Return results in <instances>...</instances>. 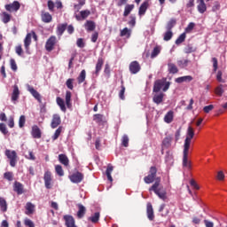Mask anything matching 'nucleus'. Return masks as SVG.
<instances>
[{
  "instance_id": "f257e3e1",
  "label": "nucleus",
  "mask_w": 227,
  "mask_h": 227,
  "mask_svg": "<svg viewBox=\"0 0 227 227\" xmlns=\"http://www.w3.org/2000/svg\"><path fill=\"white\" fill-rule=\"evenodd\" d=\"M160 185V177H158L156 179V182L152 185L151 188H149L150 192H154L155 194L160 198V200H162L163 201H166L168 200V192L164 190V188Z\"/></svg>"
},
{
  "instance_id": "f03ea898",
  "label": "nucleus",
  "mask_w": 227,
  "mask_h": 227,
  "mask_svg": "<svg viewBox=\"0 0 227 227\" xmlns=\"http://www.w3.org/2000/svg\"><path fill=\"white\" fill-rule=\"evenodd\" d=\"M169 86H171V82H167L166 78H163L154 82L153 91L154 93H159L160 90L163 91H168V90H169Z\"/></svg>"
},
{
  "instance_id": "7ed1b4c3",
  "label": "nucleus",
  "mask_w": 227,
  "mask_h": 227,
  "mask_svg": "<svg viewBox=\"0 0 227 227\" xmlns=\"http://www.w3.org/2000/svg\"><path fill=\"white\" fill-rule=\"evenodd\" d=\"M4 155L7 157V159H9L10 166H12V168H15V166H17V159H18L17 152L7 149L4 152Z\"/></svg>"
},
{
  "instance_id": "20e7f679",
  "label": "nucleus",
  "mask_w": 227,
  "mask_h": 227,
  "mask_svg": "<svg viewBox=\"0 0 227 227\" xmlns=\"http://www.w3.org/2000/svg\"><path fill=\"white\" fill-rule=\"evenodd\" d=\"M189 150L187 148H184L183 151V168L184 169H187L188 171H191L192 168V164L191 162V160H189Z\"/></svg>"
},
{
  "instance_id": "39448f33",
  "label": "nucleus",
  "mask_w": 227,
  "mask_h": 227,
  "mask_svg": "<svg viewBox=\"0 0 227 227\" xmlns=\"http://www.w3.org/2000/svg\"><path fill=\"white\" fill-rule=\"evenodd\" d=\"M192 137H194V129L192 127H188L186 138L184 140V148L190 149L191 148V141H192Z\"/></svg>"
},
{
  "instance_id": "423d86ee",
  "label": "nucleus",
  "mask_w": 227,
  "mask_h": 227,
  "mask_svg": "<svg viewBox=\"0 0 227 227\" xmlns=\"http://www.w3.org/2000/svg\"><path fill=\"white\" fill-rule=\"evenodd\" d=\"M155 176H157V168L151 167L149 175L144 178V182H145L146 184H153Z\"/></svg>"
},
{
  "instance_id": "0eeeda50",
  "label": "nucleus",
  "mask_w": 227,
  "mask_h": 227,
  "mask_svg": "<svg viewBox=\"0 0 227 227\" xmlns=\"http://www.w3.org/2000/svg\"><path fill=\"white\" fill-rule=\"evenodd\" d=\"M6 12L10 13L17 12L18 10H20V3L19 1H14L12 4H8L4 5Z\"/></svg>"
},
{
  "instance_id": "6e6552de",
  "label": "nucleus",
  "mask_w": 227,
  "mask_h": 227,
  "mask_svg": "<svg viewBox=\"0 0 227 227\" xmlns=\"http://www.w3.org/2000/svg\"><path fill=\"white\" fill-rule=\"evenodd\" d=\"M58 43V40L56 39V36L51 35L45 43V49L48 51V52H51L54 51V45Z\"/></svg>"
},
{
  "instance_id": "1a4fd4ad",
  "label": "nucleus",
  "mask_w": 227,
  "mask_h": 227,
  "mask_svg": "<svg viewBox=\"0 0 227 227\" xmlns=\"http://www.w3.org/2000/svg\"><path fill=\"white\" fill-rule=\"evenodd\" d=\"M84 178V176L81 172H76L69 176V179L73 184H81Z\"/></svg>"
},
{
  "instance_id": "9d476101",
  "label": "nucleus",
  "mask_w": 227,
  "mask_h": 227,
  "mask_svg": "<svg viewBox=\"0 0 227 227\" xmlns=\"http://www.w3.org/2000/svg\"><path fill=\"white\" fill-rule=\"evenodd\" d=\"M61 125V116L59 114H55L52 116L51 127V129H57V127H59Z\"/></svg>"
},
{
  "instance_id": "9b49d317",
  "label": "nucleus",
  "mask_w": 227,
  "mask_h": 227,
  "mask_svg": "<svg viewBox=\"0 0 227 227\" xmlns=\"http://www.w3.org/2000/svg\"><path fill=\"white\" fill-rule=\"evenodd\" d=\"M44 184L46 189H51L52 186L51 185V182H52V174L51 173V171H46L44 173Z\"/></svg>"
},
{
  "instance_id": "f8f14e48",
  "label": "nucleus",
  "mask_w": 227,
  "mask_h": 227,
  "mask_svg": "<svg viewBox=\"0 0 227 227\" xmlns=\"http://www.w3.org/2000/svg\"><path fill=\"white\" fill-rule=\"evenodd\" d=\"M27 91H29V93H31L32 97L35 100H38L39 102H40V100H42L40 93L38 91H36V90H35V88H33L31 85L27 84Z\"/></svg>"
},
{
  "instance_id": "ddd939ff",
  "label": "nucleus",
  "mask_w": 227,
  "mask_h": 227,
  "mask_svg": "<svg viewBox=\"0 0 227 227\" xmlns=\"http://www.w3.org/2000/svg\"><path fill=\"white\" fill-rule=\"evenodd\" d=\"M141 70V66L139 65V62L133 61L129 64V72L131 74H137Z\"/></svg>"
},
{
  "instance_id": "4468645a",
  "label": "nucleus",
  "mask_w": 227,
  "mask_h": 227,
  "mask_svg": "<svg viewBox=\"0 0 227 227\" xmlns=\"http://www.w3.org/2000/svg\"><path fill=\"white\" fill-rule=\"evenodd\" d=\"M84 27L88 33H91V31H95L97 24L93 20H87L84 24Z\"/></svg>"
},
{
  "instance_id": "2eb2a0df",
  "label": "nucleus",
  "mask_w": 227,
  "mask_h": 227,
  "mask_svg": "<svg viewBox=\"0 0 227 227\" xmlns=\"http://www.w3.org/2000/svg\"><path fill=\"white\" fill-rule=\"evenodd\" d=\"M35 204H33L31 202H27V204L25 206L26 215H32V214H35Z\"/></svg>"
},
{
  "instance_id": "dca6fc26",
  "label": "nucleus",
  "mask_w": 227,
  "mask_h": 227,
  "mask_svg": "<svg viewBox=\"0 0 227 227\" xmlns=\"http://www.w3.org/2000/svg\"><path fill=\"white\" fill-rule=\"evenodd\" d=\"M32 137L35 139H40V137H42V130H40L37 125L32 127Z\"/></svg>"
},
{
  "instance_id": "f3484780",
  "label": "nucleus",
  "mask_w": 227,
  "mask_h": 227,
  "mask_svg": "<svg viewBox=\"0 0 227 227\" xmlns=\"http://www.w3.org/2000/svg\"><path fill=\"white\" fill-rule=\"evenodd\" d=\"M148 6H150V4L148 1H145L139 7L138 15L140 17H143L146 13V11L148 10Z\"/></svg>"
},
{
  "instance_id": "a211bd4d",
  "label": "nucleus",
  "mask_w": 227,
  "mask_h": 227,
  "mask_svg": "<svg viewBox=\"0 0 227 227\" xmlns=\"http://www.w3.org/2000/svg\"><path fill=\"white\" fill-rule=\"evenodd\" d=\"M197 10L200 13H205L207 12V4H205V0H198L197 1Z\"/></svg>"
},
{
  "instance_id": "6ab92c4d",
  "label": "nucleus",
  "mask_w": 227,
  "mask_h": 227,
  "mask_svg": "<svg viewBox=\"0 0 227 227\" xmlns=\"http://www.w3.org/2000/svg\"><path fill=\"white\" fill-rule=\"evenodd\" d=\"M41 19L45 24L52 22V15L49 12H43L41 13Z\"/></svg>"
},
{
  "instance_id": "aec40b11",
  "label": "nucleus",
  "mask_w": 227,
  "mask_h": 227,
  "mask_svg": "<svg viewBox=\"0 0 227 227\" xmlns=\"http://www.w3.org/2000/svg\"><path fill=\"white\" fill-rule=\"evenodd\" d=\"M32 36H33V35H31V33H28L26 35L25 40H24V45H25L27 54H29V45H31Z\"/></svg>"
},
{
  "instance_id": "412c9836",
  "label": "nucleus",
  "mask_w": 227,
  "mask_h": 227,
  "mask_svg": "<svg viewBox=\"0 0 227 227\" xmlns=\"http://www.w3.org/2000/svg\"><path fill=\"white\" fill-rule=\"evenodd\" d=\"M91 12L88 10H84L80 12V15H75V19L76 20H84V19H88V17H90V14Z\"/></svg>"
},
{
  "instance_id": "4be33fe9",
  "label": "nucleus",
  "mask_w": 227,
  "mask_h": 227,
  "mask_svg": "<svg viewBox=\"0 0 227 227\" xmlns=\"http://www.w3.org/2000/svg\"><path fill=\"white\" fill-rule=\"evenodd\" d=\"M104 66V59L98 58V62L96 64V71L95 75L98 77V74H100V70H102V67Z\"/></svg>"
},
{
  "instance_id": "5701e85b",
  "label": "nucleus",
  "mask_w": 227,
  "mask_h": 227,
  "mask_svg": "<svg viewBox=\"0 0 227 227\" xmlns=\"http://www.w3.org/2000/svg\"><path fill=\"white\" fill-rule=\"evenodd\" d=\"M59 160L60 164H63V166H66V168H68L70 164V160H68V157L66 154H59Z\"/></svg>"
},
{
  "instance_id": "b1692460",
  "label": "nucleus",
  "mask_w": 227,
  "mask_h": 227,
  "mask_svg": "<svg viewBox=\"0 0 227 227\" xmlns=\"http://www.w3.org/2000/svg\"><path fill=\"white\" fill-rule=\"evenodd\" d=\"M19 95H20V91L19 90V86L14 85L13 91L12 94V101L15 104L16 100H19Z\"/></svg>"
},
{
  "instance_id": "393cba45",
  "label": "nucleus",
  "mask_w": 227,
  "mask_h": 227,
  "mask_svg": "<svg viewBox=\"0 0 227 227\" xmlns=\"http://www.w3.org/2000/svg\"><path fill=\"white\" fill-rule=\"evenodd\" d=\"M191 81H192V76L191 75L181 76L176 79L177 84H182V82H191Z\"/></svg>"
},
{
  "instance_id": "a878e982",
  "label": "nucleus",
  "mask_w": 227,
  "mask_h": 227,
  "mask_svg": "<svg viewBox=\"0 0 227 227\" xmlns=\"http://www.w3.org/2000/svg\"><path fill=\"white\" fill-rule=\"evenodd\" d=\"M147 217L149 221H153L155 215H153V207H152L151 203L147 204Z\"/></svg>"
},
{
  "instance_id": "bb28decb",
  "label": "nucleus",
  "mask_w": 227,
  "mask_h": 227,
  "mask_svg": "<svg viewBox=\"0 0 227 227\" xmlns=\"http://www.w3.org/2000/svg\"><path fill=\"white\" fill-rule=\"evenodd\" d=\"M78 212H77V217L79 219H82L84 217V215L86 214V207L82 206V204H78Z\"/></svg>"
},
{
  "instance_id": "cd10ccee",
  "label": "nucleus",
  "mask_w": 227,
  "mask_h": 227,
  "mask_svg": "<svg viewBox=\"0 0 227 227\" xmlns=\"http://www.w3.org/2000/svg\"><path fill=\"white\" fill-rule=\"evenodd\" d=\"M1 19H2V22H4V24H8V22H10V20H12V14L4 12L1 14Z\"/></svg>"
},
{
  "instance_id": "c85d7f7f",
  "label": "nucleus",
  "mask_w": 227,
  "mask_h": 227,
  "mask_svg": "<svg viewBox=\"0 0 227 227\" xmlns=\"http://www.w3.org/2000/svg\"><path fill=\"white\" fill-rule=\"evenodd\" d=\"M154 104H161L162 100H164V93H158L153 96V98Z\"/></svg>"
},
{
  "instance_id": "c756f323",
  "label": "nucleus",
  "mask_w": 227,
  "mask_h": 227,
  "mask_svg": "<svg viewBox=\"0 0 227 227\" xmlns=\"http://www.w3.org/2000/svg\"><path fill=\"white\" fill-rule=\"evenodd\" d=\"M66 106L68 109L72 107V92H70V90L66 92Z\"/></svg>"
},
{
  "instance_id": "7c9ffc66",
  "label": "nucleus",
  "mask_w": 227,
  "mask_h": 227,
  "mask_svg": "<svg viewBox=\"0 0 227 227\" xmlns=\"http://www.w3.org/2000/svg\"><path fill=\"white\" fill-rule=\"evenodd\" d=\"M14 191L17 192V194H23L24 192V185L22 184L16 182L14 184Z\"/></svg>"
},
{
  "instance_id": "2f4dec72",
  "label": "nucleus",
  "mask_w": 227,
  "mask_h": 227,
  "mask_svg": "<svg viewBox=\"0 0 227 227\" xmlns=\"http://www.w3.org/2000/svg\"><path fill=\"white\" fill-rule=\"evenodd\" d=\"M130 35H132V30L129 27H125L121 30V36H124L125 38H130Z\"/></svg>"
},
{
  "instance_id": "473e14b6",
  "label": "nucleus",
  "mask_w": 227,
  "mask_h": 227,
  "mask_svg": "<svg viewBox=\"0 0 227 227\" xmlns=\"http://www.w3.org/2000/svg\"><path fill=\"white\" fill-rule=\"evenodd\" d=\"M66 29H67V23L58 25L57 27L58 36H61L63 33H65Z\"/></svg>"
},
{
  "instance_id": "72a5a7b5",
  "label": "nucleus",
  "mask_w": 227,
  "mask_h": 227,
  "mask_svg": "<svg viewBox=\"0 0 227 227\" xmlns=\"http://www.w3.org/2000/svg\"><path fill=\"white\" fill-rule=\"evenodd\" d=\"M173 118H174L173 111H168L164 117L165 123H171L173 121Z\"/></svg>"
},
{
  "instance_id": "f704fd0d",
  "label": "nucleus",
  "mask_w": 227,
  "mask_h": 227,
  "mask_svg": "<svg viewBox=\"0 0 227 227\" xmlns=\"http://www.w3.org/2000/svg\"><path fill=\"white\" fill-rule=\"evenodd\" d=\"M78 84H82L86 81V70H82L77 77Z\"/></svg>"
},
{
  "instance_id": "c9c22d12",
  "label": "nucleus",
  "mask_w": 227,
  "mask_h": 227,
  "mask_svg": "<svg viewBox=\"0 0 227 227\" xmlns=\"http://www.w3.org/2000/svg\"><path fill=\"white\" fill-rule=\"evenodd\" d=\"M134 4H126L124 8L123 17H129L130 15V12L134 10Z\"/></svg>"
},
{
  "instance_id": "e433bc0d",
  "label": "nucleus",
  "mask_w": 227,
  "mask_h": 227,
  "mask_svg": "<svg viewBox=\"0 0 227 227\" xmlns=\"http://www.w3.org/2000/svg\"><path fill=\"white\" fill-rule=\"evenodd\" d=\"M0 208L2 212H6L8 210V204L6 203V200L3 197H0Z\"/></svg>"
},
{
  "instance_id": "4c0bfd02",
  "label": "nucleus",
  "mask_w": 227,
  "mask_h": 227,
  "mask_svg": "<svg viewBox=\"0 0 227 227\" xmlns=\"http://www.w3.org/2000/svg\"><path fill=\"white\" fill-rule=\"evenodd\" d=\"M57 104L63 113H67V106H65V100H63V98H57Z\"/></svg>"
},
{
  "instance_id": "58836bf2",
  "label": "nucleus",
  "mask_w": 227,
  "mask_h": 227,
  "mask_svg": "<svg viewBox=\"0 0 227 227\" xmlns=\"http://www.w3.org/2000/svg\"><path fill=\"white\" fill-rule=\"evenodd\" d=\"M160 51H161L160 46L154 47V49L153 50V51L151 53L152 59H153L154 58H157L160 54Z\"/></svg>"
},
{
  "instance_id": "ea45409f",
  "label": "nucleus",
  "mask_w": 227,
  "mask_h": 227,
  "mask_svg": "<svg viewBox=\"0 0 227 227\" xmlns=\"http://www.w3.org/2000/svg\"><path fill=\"white\" fill-rule=\"evenodd\" d=\"M61 132H63V126L59 127L53 136L51 137L52 141H56L59 136H61Z\"/></svg>"
},
{
  "instance_id": "a19ab883",
  "label": "nucleus",
  "mask_w": 227,
  "mask_h": 227,
  "mask_svg": "<svg viewBox=\"0 0 227 227\" xmlns=\"http://www.w3.org/2000/svg\"><path fill=\"white\" fill-rule=\"evenodd\" d=\"M168 71L170 72V74H178V67H176V66L175 64L168 63Z\"/></svg>"
},
{
  "instance_id": "79ce46f5",
  "label": "nucleus",
  "mask_w": 227,
  "mask_h": 227,
  "mask_svg": "<svg viewBox=\"0 0 227 227\" xmlns=\"http://www.w3.org/2000/svg\"><path fill=\"white\" fill-rule=\"evenodd\" d=\"M176 24V20H174V19L170 20L168 22L167 27H166L167 31H171V29H173V27H175Z\"/></svg>"
},
{
  "instance_id": "37998d69",
  "label": "nucleus",
  "mask_w": 227,
  "mask_h": 227,
  "mask_svg": "<svg viewBox=\"0 0 227 227\" xmlns=\"http://www.w3.org/2000/svg\"><path fill=\"white\" fill-rule=\"evenodd\" d=\"M98 219H100L99 212H96L92 216L89 217V221H91V223H98Z\"/></svg>"
},
{
  "instance_id": "c03bdc74",
  "label": "nucleus",
  "mask_w": 227,
  "mask_h": 227,
  "mask_svg": "<svg viewBox=\"0 0 227 227\" xmlns=\"http://www.w3.org/2000/svg\"><path fill=\"white\" fill-rule=\"evenodd\" d=\"M55 171H56L57 175H59V176H65V171H63V167H61V165H56Z\"/></svg>"
},
{
  "instance_id": "a18cd8bd",
  "label": "nucleus",
  "mask_w": 227,
  "mask_h": 227,
  "mask_svg": "<svg viewBox=\"0 0 227 227\" xmlns=\"http://www.w3.org/2000/svg\"><path fill=\"white\" fill-rule=\"evenodd\" d=\"M171 38H173V32L171 30H168L163 35V40H165V42H169Z\"/></svg>"
},
{
  "instance_id": "49530a36",
  "label": "nucleus",
  "mask_w": 227,
  "mask_h": 227,
  "mask_svg": "<svg viewBox=\"0 0 227 227\" xmlns=\"http://www.w3.org/2000/svg\"><path fill=\"white\" fill-rule=\"evenodd\" d=\"M185 33L181 34L179 37L176 40V44L180 45V43H184V42H185Z\"/></svg>"
},
{
  "instance_id": "de8ad7c7",
  "label": "nucleus",
  "mask_w": 227,
  "mask_h": 227,
  "mask_svg": "<svg viewBox=\"0 0 227 227\" xmlns=\"http://www.w3.org/2000/svg\"><path fill=\"white\" fill-rule=\"evenodd\" d=\"M112 173H113V166H108L106 168V176L110 183L113 182V176H111Z\"/></svg>"
},
{
  "instance_id": "09e8293b",
  "label": "nucleus",
  "mask_w": 227,
  "mask_h": 227,
  "mask_svg": "<svg viewBox=\"0 0 227 227\" xmlns=\"http://www.w3.org/2000/svg\"><path fill=\"white\" fill-rule=\"evenodd\" d=\"M10 66L12 72H17L19 67H17V62L15 61V59H10Z\"/></svg>"
},
{
  "instance_id": "8fccbe9b",
  "label": "nucleus",
  "mask_w": 227,
  "mask_h": 227,
  "mask_svg": "<svg viewBox=\"0 0 227 227\" xmlns=\"http://www.w3.org/2000/svg\"><path fill=\"white\" fill-rule=\"evenodd\" d=\"M215 95H218V97H223V93H224V90H223V85H219L215 90Z\"/></svg>"
},
{
  "instance_id": "3c124183",
  "label": "nucleus",
  "mask_w": 227,
  "mask_h": 227,
  "mask_svg": "<svg viewBox=\"0 0 227 227\" xmlns=\"http://www.w3.org/2000/svg\"><path fill=\"white\" fill-rule=\"evenodd\" d=\"M7 125L10 127V129H13L15 127V119L13 116H10L7 121Z\"/></svg>"
},
{
  "instance_id": "603ef678",
  "label": "nucleus",
  "mask_w": 227,
  "mask_h": 227,
  "mask_svg": "<svg viewBox=\"0 0 227 227\" xmlns=\"http://www.w3.org/2000/svg\"><path fill=\"white\" fill-rule=\"evenodd\" d=\"M66 86L68 88V90H74V79L69 78L66 82Z\"/></svg>"
},
{
  "instance_id": "864d4df0",
  "label": "nucleus",
  "mask_w": 227,
  "mask_h": 227,
  "mask_svg": "<svg viewBox=\"0 0 227 227\" xmlns=\"http://www.w3.org/2000/svg\"><path fill=\"white\" fill-rule=\"evenodd\" d=\"M177 65H178V67H180V68H185V67H187V65H189V60H187V59L178 60Z\"/></svg>"
},
{
  "instance_id": "5fc2aeb1",
  "label": "nucleus",
  "mask_w": 227,
  "mask_h": 227,
  "mask_svg": "<svg viewBox=\"0 0 227 227\" xmlns=\"http://www.w3.org/2000/svg\"><path fill=\"white\" fill-rule=\"evenodd\" d=\"M0 132H2L4 136L8 135V128H6L4 123H0Z\"/></svg>"
},
{
  "instance_id": "6e6d98bb",
  "label": "nucleus",
  "mask_w": 227,
  "mask_h": 227,
  "mask_svg": "<svg viewBox=\"0 0 227 227\" xmlns=\"http://www.w3.org/2000/svg\"><path fill=\"white\" fill-rule=\"evenodd\" d=\"M4 178L9 182H12V180H13V172H5L4 174Z\"/></svg>"
},
{
  "instance_id": "4d7b16f0",
  "label": "nucleus",
  "mask_w": 227,
  "mask_h": 227,
  "mask_svg": "<svg viewBox=\"0 0 227 227\" xmlns=\"http://www.w3.org/2000/svg\"><path fill=\"white\" fill-rule=\"evenodd\" d=\"M26 125V116L21 115L19 120V127L20 129H22Z\"/></svg>"
},
{
  "instance_id": "13d9d810",
  "label": "nucleus",
  "mask_w": 227,
  "mask_h": 227,
  "mask_svg": "<svg viewBox=\"0 0 227 227\" xmlns=\"http://www.w3.org/2000/svg\"><path fill=\"white\" fill-rule=\"evenodd\" d=\"M121 143H122V146H125V148H127V146H129V136L124 135L122 137Z\"/></svg>"
},
{
  "instance_id": "bf43d9fd",
  "label": "nucleus",
  "mask_w": 227,
  "mask_h": 227,
  "mask_svg": "<svg viewBox=\"0 0 227 227\" xmlns=\"http://www.w3.org/2000/svg\"><path fill=\"white\" fill-rule=\"evenodd\" d=\"M216 178L220 182H223V180H224V178H225L224 172H223V170L218 171L217 175H216Z\"/></svg>"
},
{
  "instance_id": "052dcab7",
  "label": "nucleus",
  "mask_w": 227,
  "mask_h": 227,
  "mask_svg": "<svg viewBox=\"0 0 227 227\" xmlns=\"http://www.w3.org/2000/svg\"><path fill=\"white\" fill-rule=\"evenodd\" d=\"M163 146H169L171 145V137H167L163 139L162 142Z\"/></svg>"
},
{
  "instance_id": "680f3d73",
  "label": "nucleus",
  "mask_w": 227,
  "mask_h": 227,
  "mask_svg": "<svg viewBox=\"0 0 227 227\" xmlns=\"http://www.w3.org/2000/svg\"><path fill=\"white\" fill-rule=\"evenodd\" d=\"M195 26L196 24H194L193 22L189 23L187 27L185 28V33H191V31L194 29Z\"/></svg>"
},
{
  "instance_id": "e2e57ef3",
  "label": "nucleus",
  "mask_w": 227,
  "mask_h": 227,
  "mask_svg": "<svg viewBox=\"0 0 227 227\" xmlns=\"http://www.w3.org/2000/svg\"><path fill=\"white\" fill-rule=\"evenodd\" d=\"M24 224H25V226H27V227H35V223H33V221H31L28 218L25 219Z\"/></svg>"
},
{
  "instance_id": "0e129e2a",
  "label": "nucleus",
  "mask_w": 227,
  "mask_h": 227,
  "mask_svg": "<svg viewBox=\"0 0 227 227\" xmlns=\"http://www.w3.org/2000/svg\"><path fill=\"white\" fill-rule=\"evenodd\" d=\"M119 98H121V100H124L125 98V86H121V90L119 92Z\"/></svg>"
},
{
  "instance_id": "69168bd1",
  "label": "nucleus",
  "mask_w": 227,
  "mask_h": 227,
  "mask_svg": "<svg viewBox=\"0 0 227 227\" xmlns=\"http://www.w3.org/2000/svg\"><path fill=\"white\" fill-rule=\"evenodd\" d=\"M212 62H213V72H217V68H218L217 59L215 58H213Z\"/></svg>"
},
{
  "instance_id": "338daca9",
  "label": "nucleus",
  "mask_w": 227,
  "mask_h": 227,
  "mask_svg": "<svg viewBox=\"0 0 227 227\" xmlns=\"http://www.w3.org/2000/svg\"><path fill=\"white\" fill-rule=\"evenodd\" d=\"M15 51H16V54H18V56H22V53L24 52L21 45L16 46Z\"/></svg>"
},
{
  "instance_id": "774afa93",
  "label": "nucleus",
  "mask_w": 227,
  "mask_h": 227,
  "mask_svg": "<svg viewBox=\"0 0 227 227\" xmlns=\"http://www.w3.org/2000/svg\"><path fill=\"white\" fill-rule=\"evenodd\" d=\"M56 4H54V2L52 0L48 1V9L50 10V12H54V6Z\"/></svg>"
}]
</instances>
